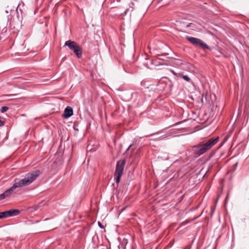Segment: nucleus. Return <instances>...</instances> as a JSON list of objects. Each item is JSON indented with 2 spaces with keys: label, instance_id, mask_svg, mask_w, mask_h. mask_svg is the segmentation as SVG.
<instances>
[{
  "label": "nucleus",
  "instance_id": "nucleus-1",
  "mask_svg": "<svg viewBox=\"0 0 249 249\" xmlns=\"http://www.w3.org/2000/svg\"><path fill=\"white\" fill-rule=\"evenodd\" d=\"M39 170H36L32 173H28L23 179L17 181L9 189L6 190L3 193L0 195V200L9 196L13 192L18 188L28 186L36 179L40 174Z\"/></svg>",
  "mask_w": 249,
  "mask_h": 249
},
{
  "label": "nucleus",
  "instance_id": "nucleus-2",
  "mask_svg": "<svg viewBox=\"0 0 249 249\" xmlns=\"http://www.w3.org/2000/svg\"><path fill=\"white\" fill-rule=\"evenodd\" d=\"M219 137L205 139L192 146V149L196 157H198L210 150L219 141Z\"/></svg>",
  "mask_w": 249,
  "mask_h": 249
},
{
  "label": "nucleus",
  "instance_id": "nucleus-3",
  "mask_svg": "<svg viewBox=\"0 0 249 249\" xmlns=\"http://www.w3.org/2000/svg\"><path fill=\"white\" fill-rule=\"evenodd\" d=\"M125 164V161L124 160H119L117 162L114 173L115 179L117 183H119L120 181L121 178L123 174Z\"/></svg>",
  "mask_w": 249,
  "mask_h": 249
},
{
  "label": "nucleus",
  "instance_id": "nucleus-4",
  "mask_svg": "<svg viewBox=\"0 0 249 249\" xmlns=\"http://www.w3.org/2000/svg\"><path fill=\"white\" fill-rule=\"evenodd\" d=\"M64 46H68L71 50L74 52L78 58L82 57V48L75 42L71 40H68L65 42Z\"/></svg>",
  "mask_w": 249,
  "mask_h": 249
},
{
  "label": "nucleus",
  "instance_id": "nucleus-5",
  "mask_svg": "<svg viewBox=\"0 0 249 249\" xmlns=\"http://www.w3.org/2000/svg\"><path fill=\"white\" fill-rule=\"evenodd\" d=\"M187 39L191 43L196 46L200 47L203 49H208L209 48L208 46L200 39L193 37H188Z\"/></svg>",
  "mask_w": 249,
  "mask_h": 249
},
{
  "label": "nucleus",
  "instance_id": "nucleus-6",
  "mask_svg": "<svg viewBox=\"0 0 249 249\" xmlns=\"http://www.w3.org/2000/svg\"><path fill=\"white\" fill-rule=\"evenodd\" d=\"M4 212L6 214V217L17 215L20 213V211L18 209H11L10 210L6 211Z\"/></svg>",
  "mask_w": 249,
  "mask_h": 249
},
{
  "label": "nucleus",
  "instance_id": "nucleus-7",
  "mask_svg": "<svg viewBox=\"0 0 249 249\" xmlns=\"http://www.w3.org/2000/svg\"><path fill=\"white\" fill-rule=\"evenodd\" d=\"M73 115V109L70 107H67L64 110L63 116L65 118H68Z\"/></svg>",
  "mask_w": 249,
  "mask_h": 249
},
{
  "label": "nucleus",
  "instance_id": "nucleus-8",
  "mask_svg": "<svg viewBox=\"0 0 249 249\" xmlns=\"http://www.w3.org/2000/svg\"><path fill=\"white\" fill-rule=\"evenodd\" d=\"M160 60H163L164 61H166L167 62H173L174 61H176V60H177L178 59L175 58H174L173 57H166V59H164V58H159Z\"/></svg>",
  "mask_w": 249,
  "mask_h": 249
},
{
  "label": "nucleus",
  "instance_id": "nucleus-9",
  "mask_svg": "<svg viewBox=\"0 0 249 249\" xmlns=\"http://www.w3.org/2000/svg\"><path fill=\"white\" fill-rule=\"evenodd\" d=\"M179 75L184 80L187 82H189L190 81V78L187 75H184L181 73H179Z\"/></svg>",
  "mask_w": 249,
  "mask_h": 249
},
{
  "label": "nucleus",
  "instance_id": "nucleus-10",
  "mask_svg": "<svg viewBox=\"0 0 249 249\" xmlns=\"http://www.w3.org/2000/svg\"><path fill=\"white\" fill-rule=\"evenodd\" d=\"M8 109V107L6 106H3L1 107L0 111L2 113H4L7 111Z\"/></svg>",
  "mask_w": 249,
  "mask_h": 249
},
{
  "label": "nucleus",
  "instance_id": "nucleus-11",
  "mask_svg": "<svg viewBox=\"0 0 249 249\" xmlns=\"http://www.w3.org/2000/svg\"><path fill=\"white\" fill-rule=\"evenodd\" d=\"M5 215V212H0V219L6 218Z\"/></svg>",
  "mask_w": 249,
  "mask_h": 249
},
{
  "label": "nucleus",
  "instance_id": "nucleus-12",
  "mask_svg": "<svg viewBox=\"0 0 249 249\" xmlns=\"http://www.w3.org/2000/svg\"><path fill=\"white\" fill-rule=\"evenodd\" d=\"M134 6V4L133 2H130L129 3V7H130V8H131V11L133 10Z\"/></svg>",
  "mask_w": 249,
  "mask_h": 249
},
{
  "label": "nucleus",
  "instance_id": "nucleus-13",
  "mask_svg": "<svg viewBox=\"0 0 249 249\" xmlns=\"http://www.w3.org/2000/svg\"><path fill=\"white\" fill-rule=\"evenodd\" d=\"M98 225L99 227L101 229H104V227L102 225V224L101 223V222H98Z\"/></svg>",
  "mask_w": 249,
  "mask_h": 249
},
{
  "label": "nucleus",
  "instance_id": "nucleus-14",
  "mask_svg": "<svg viewBox=\"0 0 249 249\" xmlns=\"http://www.w3.org/2000/svg\"><path fill=\"white\" fill-rule=\"evenodd\" d=\"M191 245H188L185 247H184L183 249H191Z\"/></svg>",
  "mask_w": 249,
  "mask_h": 249
},
{
  "label": "nucleus",
  "instance_id": "nucleus-15",
  "mask_svg": "<svg viewBox=\"0 0 249 249\" xmlns=\"http://www.w3.org/2000/svg\"><path fill=\"white\" fill-rule=\"evenodd\" d=\"M227 137H226V138L224 139V140L223 142H222V143H221V145H220V146L218 147V148H220L221 146H222V145H223V144L225 142L227 141Z\"/></svg>",
  "mask_w": 249,
  "mask_h": 249
},
{
  "label": "nucleus",
  "instance_id": "nucleus-16",
  "mask_svg": "<svg viewBox=\"0 0 249 249\" xmlns=\"http://www.w3.org/2000/svg\"><path fill=\"white\" fill-rule=\"evenodd\" d=\"M129 8H127V9L125 10V11H124V14H126L128 13V12L129 11Z\"/></svg>",
  "mask_w": 249,
  "mask_h": 249
},
{
  "label": "nucleus",
  "instance_id": "nucleus-17",
  "mask_svg": "<svg viewBox=\"0 0 249 249\" xmlns=\"http://www.w3.org/2000/svg\"><path fill=\"white\" fill-rule=\"evenodd\" d=\"M167 55H168V54H167V55H162L163 56L165 57V58L166 59V57H167Z\"/></svg>",
  "mask_w": 249,
  "mask_h": 249
},
{
  "label": "nucleus",
  "instance_id": "nucleus-18",
  "mask_svg": "<svg viewBox=\"0 0 249 249\" xmlns=\"http://www.w3.org/2000/svg\"><path fill=\"white\" fill-rule=\"evenodd\" d=\"M130 146H131V145H130V146L128 147V148L127 149V151H128V150L129 149V148H130Z\"/></svg>",
  "mask_w": 249,
  "mask_h": 249
}]
</instances>
